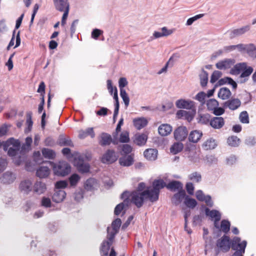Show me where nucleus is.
<instances>
[{
	"label": "nucleus",
	"instance_id": "1",
	"mask_svg": "<svg viewBox=\"0 0 256 256\" xmlns=\"http://www.w3.org/2000/svg\"><path fill=\"white\" fill-rule=\"evenodd\" d=\"M91 158V155L88 153L80 154L75 156L74 163L78 172L82 174L86 173L90 170V165L88 162Z\"/></svg>",
	"mask_w": 256,
	"mask_h": 256
},
{
	"label": "nucleus",
	"instance_id": "2",
	"mask_svg": "<svg viewBox=\"0 0 256 256\" xmlns=\"http://www.w3.org/2000/svg\"><path fill=\"white\" fill-rule=\"evenodd\" d=\"M48 163L52 166L54 173L56 176H64L70 172L71 166L66 162H60L57 164L51 162Z\"/></svg>",
	"mask_w": 256,
	"mask_h": 256
},
{
	"label": "nucleus",
	"instance_id": "3",
	"mask_svg": "<svg viewBox=\"0 0 256 256\" xmlns=\"http://www.w3.org/2000/svg\"><path fill=\"white\" fill-rule=\"evenodd\" d=\"M247 245V242L245 240L241 242L240 237L234 236L232 239V248L234 250L232 256H244L245 249Z\"/></svg>",
	"mask_w": 256,
	"mask_h": 256
},
{
	"label": "nucleus",
	"instance_id": "4",
	"mask_svg": "<svg viewBox=\"0 0 256 256\" xmlns=\"http://www.w3.org/2000/svg\"><path fill=\"white\" fill-rule=\"evenodd\" d=\"M242 71L240 78H246L250 76L253 72V68L251 66H247L246 63H239L236 64L231 70L232 74H238Z\"/></svg>",
	"mask_w": 256,
	"mask_h": 256
},
{
	"label": "nucleus",
	"instance_id": "5",
	"mask_svg": "<svg viewBox=\"0 0 256 256\" xmlns=\"http://www.w3.org/2000/svg\"><path fill=\"white\" fill-rule=\"evenodd\" d=\"M122 224L121 220L119 218H116L112 223V227L107 228V239L109 240H113L116 235L118 232L120 226Z\"/></svg>",
	"mask_w": 256,
	"mask_h": 256
},
{
	"label": "nucleus",
	"instance_id": "6",
	"mask_svg": "<svg viewBox=\"0 0 256 256\" xmlns=\"http://www.w3.org/2000/svg\"><path fill=\"white\" fill-rule=\"evenodd\" d=\"M232 242L230 237L226 235H224L220 238L216 242V246L220 248V250L224 252H228L232 248Z\"/></svg>",
	"mask_w": 256,
	"mask_h": 256
},
{
	"label": "nucleus",
	"instance_id": "7",
	"mask_svg": "<svg viewBox=\"0 0 256 256\" xmlns=\"http://www.w3.org/2000/svg\"><path fill=\"white\" fill-rule=\"evenodd\" d=\"M130 196V202L138 208H140L142 206L145 198L143 192H140L134 191L131 193Z\"/></svg>",
	"mask_w": 256,
	"mask_h": 256
},
{
	"label": "nucleus",
	"instance_id": "8",
	"mask_svg": "<svg viewBox=\"0 0 256 256\" xmlns=\"http://www.w3.org/2000/svg\"><path fill=\"white\" fill-rule=\"evenodd\" d=\"M118 160V156H116L114 150H108L102 155L101 161L103 164H112Z\"/></svg>",
	"mask_w": 256,
	"mask_h": 256
},
{
	"label": "nucleus",
	"instance_id": "9",
	"mask_svg": "<svg viewBox=\"0 0 256 256\" xmlns=\"http://www.w3.org/2000/svg\"><path fill=\"white\" fill-rule=\"evenodd\" d=\"M174 135L175 140H184L188 136V130L186 126H178L174 130Z\"/></svg>",
	"mask_w": 256,
	"mask_h": 256
},
{
	"label": "nucleus",
	"instance_id": "10",
	"mask_svg": "<svg viewBox=\"0 0 256 256\" xmlns=\"http://www.w3.org/2000/svg\"><path fill=\"white\" fill-rule=\"evenodd\" d=\"M32 182L31 180L28 179L21 181L19 184L20 190L24 194H28L31 192H32Z\"/></svg>",
	"mask_w": 256,
	"mask_h": 256
},
{
	"label": "nucleus",
	"instance_id": "11",
	"mask_svg": "<svg viewBox=\"0 0 256 256\" xmlns=\"http://www.w3.org/2000/svg\"><path fill=\"white\" fill-rule=\"evenodd\" d=\"M196 114V110L186 111L183 110H180L177 111L176 113V117L179 119L186 120L190 122L194 118Z\"/></svg>",
	"mask_w": 256,
	"mask_h": 256
},
{
	"label": "nucleus",
	"instance_id": "12",
	"mask_svg": "<svg viewBox=\"0 0 256 256\" xmlns=\"http://www.w3.org/2000/svg\"><path fill=\"white\" fill-rule=\"evenodd\" d=\"M47 189L46 183L36 180L33 184L32 192L36 195H41L45 193Z\"/></svg>",
	"mask_w": 256,
	"mask_h": 256
},
{
	"label": "nucleus",
	"instance_id": "13",
	"mask_svg": "<svg viewBox=\"0 0 256 256\" xmlns=\"http://www.w3.org/2000/svg\"><path fill=\"white\" fill-rule=\"evenodd\" d=\"M204 212L206 216L214 219V226L217 228H219V226H217L216 222L220 221L221 218V214L220 212L216 210H210L206 207L204 208Z\"/></svg>",
	"mask_w": 256,
	"mask_h": 256
},
{
	"label": "nucleus",
	"instance_id": "14",
	"mask_svg": "<svg viewBox=\"0 0 256 256\" xmlns=\"http://www.w3.org/2000/svg\"><path fill=\"white\" fill-rule=\"evenodd\" d=\"M241 105V102L238 98H233L228 100L223 104L224 108H228L234 110L238 109Z\"/></svg>",
	"mask_w": 256,
	"mask_h": 256
},
{
	"label": "nucleus",
	"instance_id": "15",
	"mask_svg": "<svg viewBox=\"0 0 256 256\" xmlns=\"http://www.w3.org/2000/svg\"><path fill=\"white\" fill-rule=\"evenodd\" d=\"M176 105L178 108L192 110L194 108V102L190 100H178L176 102Z\"/></svg>",
	"mask_w": 256,
	"mask_h": 256
},
{
	"label": "nucleus",
	"instance_id": "16",
	"mask_svg": "<svg viewBox=\"0 0 256 256\" xmlns=\"http://www.w3.org/2000/svg\"><path fill=\"white\" fill-rule=\"evenodd\" d=\"M235 62L233 59L226 58L217 62L216 68L219 70H226L230 68Z\"/></svg>",
	"mask_w": 256,
	"mask_h": 256
},
{
	"label": "nucleus",
	"instance_id": "17",
	"mask_svg": "<svg viewBox=\"0 0 256 256\" xmlns=\"http://www.w3.org/2000/svg\"><path fill=\"white\" fill-rule=\"evenodd\" d=\"M224 120L220 116H215L211 118L210 126L214 129H220L224 125Z\"/></svg>",
	"mask_w": 256,
	"mask_h": 256
},
{
	"label": "nucleus",
	"instance_id": "18",
	"mask_svg": "<svg viewBox=\"0 0 256 256\" xmlns=\"http://www.w3.org/2000/svg\"><path fill=\"white\" fill-rule=\"evenodd\" d=\"M144 198L146 196L151 202H154L158 199L159 192L152 188L151 190H146L143 191Z\"/></svg>",
	"mask_w": 256,
	"mask_h": 256
},
{
	"label": "nucleus",
	"instance_id": "19",
	"mask_svg": "<svg viewBox=\"0 0 256 256\" xmlns=\"http://www.w3.org/2000/svg\"><path fill=\"white\" fill-rule=\"evenodd\" d=\"M66 196V192L62 190H54V194L52 196V200L56 203L62 202Z\"/></svg>",
	"mask_w": 256,
	"mask_h": 256
},
{
	"label": "nucleus",
	"instance_id": "20",
	"mask_svg": "<svg viewBox=\"0 0 256 256\" xmlns=\"http://www.w3.org/2000/svg\"><path fill=\"white\" fill-rule=\"evenodd\" d=\"M250 29L249 26H246L240 28L234 29L230 32V38L232 39L236 37L242 36L248 31Z\"/></svg>",
	"mask_w": 256,
	"mask_h": 256
},
{
	"label": "nucleus",
	"instance_id": "21",
	"mask_svg": "<svg viewBox=\"0 0 256 256\" xmlns=\"http://www.w3.org/2000/svg\"><path fill=\"white\" fill-rule=\"evenodd\" d=\"M186 196L185 191L184 190H181L174 195L172 198V202L176 206H178Z\"/></svg>",
	"mask_w": 256,
	"mask_h": 256
},
{
	"label": "nucleus",
	"instance_id": "22",
	"mask_svg": "<svg viewBox=\"0 0 256 256\" xmlns=\"http://www.w3.org/2000/svg\"><path fill=\"white\" fill-rule=\"evenodd\" d=\"M50 172V170L46 166H40L37 169L36 176L40 178H44L48 176Z\"/></svg>",
	"mask_w": 256,
	"mask_h": 256
},
{
	"label": "nucleus",
	"instance_id": "23",
	"mask_svg": "<svg viewBox=\"0 0 256 256\" xmlns=\"http://www.w3.org/2000/svg\"><path fill=\"white\" fill-rule=\"evenodd\" d=\"M16 179L15 175L10 172H6L0 178L1 182L4 184L12 183Z\"/></svg>",
	"mask_w": 256,
	"mask_h": 256
},
{
	"label": "nucleus",
	"instance_id": "24",
	"mask_svg": "<svg viewBox=\"0 0 256 256\" xmlns=\"http://www.w3.org/2000/svg\"><path fill=\"white\" fill-rule=\"evenodd\" d=\"M166 188L172 192L179 191L182 190V184L180 181L172 180L166 184Z\"/></svg>",
	"mask_w": 256,
	"mask_h": 256
},
{
	"label": "nucleus",
	"instance_id": "25",
	"mask_svg": "<svg viewBox=\"0 0 256 256\" xmlns=\"http://www.w3.org/2000/svg\"><path fill=\"white\" fill-rule=\"evenodd\" d=\"M54 6L56 10L63 12L66 8H69L70 5L67 0H53Z\"/></svg>",
	"mask_w": 256,
	"mask_h": 256
},
{
	"label": "nucleus",
	"instance_id": "26",
	"mask_svg": "<svg viewBox=\"0 0 256 256\" xmlns=\"http://www.w3.org/2000/svg\"><path fill=\"white\" fill-rule=\"evenodd\" d=\"M211 116L208 114H199L196 118L197 122L201 124L210 125Z\"/></svg>",
	"mask_w": 256,
	"mask_h": 256
},
{
	"label": "nucleus",
	"instance_id": "27",
	"mask_svg": "<svg viewBox=\"0 0 256 256\" xmlns=\"http://www.w3.org/2000/svg\"><path fill=\"white\" fill-rule=\"evenodd\" d=\"M119 163L123 166H130L134 163V158L132 155L122 156L119 159Z\"/></svg>",
	"mask_w": 256,
	"mask_h": 256
},
{
	"label": "nucleus",
	"instance_id": "28",
	"mask_svg": "<svg viewBox=\"0 0 256 256\" xmlns=\"http://www.w3.org/2000/svg\"><path fill=\"white\" fill-rule=\"evenodd\" d=\"M57 144L60 146H74V144L71 140L63 134L59 136Z\"/></svg>",
	"mask_w": 256,
	"mask_h": 256
},
{
	"label": "nucleus",
	"instance_id": "29",
	"mask_svg": "<svg viewBox=\"0 0 256 256\" xmlns=\"http://www.w3.org/2000/svg\"><path fill=\"white\" fill-rule=\"evenodd\" d=\"M144 157L149 160H154L158 155V150L154 148H148L144 152Z\"/></svg>",
	"mask_w": 256,
	"mask_h": 256
},
{
	"label": "nucleus",
	"instance_id": "30",
	"mask_svg": "<svg viewBox=\"0 0 256 256\" xmlns=\"http://www.w3.org/2000/svg\"><path fill=\"white\" fill-rule=\"evenodd\" d=\"M172 131V127L168 124H162L158 128L159 134L162 136H166Z\"/></svg>",
	"mask_w": 256,
	"mask_h": 256
},
{
	"label": "nucleus",
	"instance_id": "31",
	"mask_svg": "<svg viewBox=\"0 0 256 256\" xmlns=\"http://www.w3.org/2000/svg\"><path fill=\"white\" fill-rule=\"evenodd\" d=\"M202 133L200 130H194L192 131L188 136V140L190 142L196 143L201 138Z\"/></svg>",
	"mask_w": 256,
	"mask_h": 256
},
{
	"label": "nucleus",
	"instance_id": "32",
	"mask_svg": "<svg viewBox=\"0 0 256 256\" xmlns=\"http://www.w3.org/2000/svg\"><path fill=\"white\" fill-rule=\"evenodd\" d=\"M112 142V136L105 132L102 134L100 136V144L102 146H108Z\"/></svg>",
	"mask_w": 256,
	"mask_h": 256
},
{
	"label": "nucleus",
	"instance_id": "33",
	"mask_svg": "<svg viewBox=\"0 0 256 256\" xmlns=\"http://www.w3.org/2000/svg\"><path fill=\"white\" fill-rule=\"evenodd\" d=\"M133 122L136 128L139 130L144 128L148 124V121L144 118L134 119Z\"/></svg>",
	"mask_w": 256,
	"mask_h": 256
},
{
	"label": "nucleus",
	"instance_id": "34",
	"mask_svg": "<svg viewBox=\"0 0 256 256\" xmlns=\"http://www.w3.org/2000/svg\"><path fill=\"white\" fill-rule=\"evenodd\" d=\"M10 146H12V147L20 149V141L14 138H10L6 141V143L4 145V150H6L7 147Z\"/></svg>",
	"mask_w": 256,
	"mask_h": 256
},
{
	"label": "nucleus",
	"instance_id": "35",
	"mask_svg": "<svg viewBox=\"0 0 256 256\" xmlns=\"http://www.w3.org/2000/svg\"><path fill=\"white\" fill-rule=\"evenodd\" d=\"M217 146L216 140L212 138L207 140L202 144V148L205 150L214 149Z\"/></svg>",
	"mask_w": 256,
	"mask_h": 256
},
{
	"label": "nucleus",
	"instance_id": "36",
	"mask_svg": "<svg viewBox=\"0 0 256 256\" xmlns=\"http://www.w3.org/2000/svg\"><path fill=\"white\" fill-rule=\"evenodd\" d=\"M148 139L147 136L144 134H136L134 142L138 146H142L146 143Z\"/></svg>",
	"mask_w": 256,
	"mask_h": 256
},
{
	"label": "nucleus",
	"instance_id": "37",
	"mask_svg": "<svg viewBox=\"0 0 256 256\" xmlns=\"http://www.w3.org/2000/svg\"><path fill=\"white\" fill-rule=\"evenodd\" d=\"M42 153L44 158L49 160L54 159L56 155L54 150L48 148H42Z\"/></svg>",
	"mask_w": 256,
	"mask_h": 256
},
{
	"label": "nucleus",
	"instance_id": "38",
	"mask_svg": "<svg viewBox=\"0 0 256 256\" xmlns=\"http://www.w3.org/2000/svg\"><path fill=\"white\" fill-rule=\"evenodd\" d=\"M231 94L230 90L228 88L224 87L220 88L218 96L222 100H227L230 98Z\"/></svg>",
	"mask_w": 256,
	"mask_h": 256
},
{
	"label": "nucleus",
	"instance_id": "39",
	"mask_svg": "<svg viewBox=\"0 0 256 256\" xmlns=\"http://www.w3.org/2000/svg\"><path fill=\"white\" fill-rule=\"evenodd\" d=\"M184 148L183 144L178 142H174L170 148V152L174 154H176L181 152Z\"/></svg>",
	"mask_w": 256,
	"mask_h": 256
},
{
	"label": "nucleus",
	"instance_id": "40",
	"mask_svg": "<svg viewBox=\"0 0 256 256\" xmlns=\"http://www.w3.org/2000/svg\"><path fill=\"white\" fill-rule=\"evenodd\" d=\"M153 188L160 192V190L164 187L166 188V184L162 179L156 180L152 182Z\"/></svg>",
	"mask_w": 256,
	"mask_h": 256
},
{
	"label": "nucleus",
	"instance_id": "41",
	"mask_svg": "<svg viewBox=\"0 0 256 256\" xmlns=\"http://www.w3.org/2000/svg\"><path fill=\"white\" fill-rule=\"evenodd\" d=\"M96 180L94 178H90L86 180L84 184V188L88 191H91L96 186Z\"/></svg>",
	"mask_w": 256,
	"mask_h": 256
},
{
	"label": "nucleus",
	"instance_id": "42",
	"mask_svg": "<svg viewBox=\"0 0 256 256\" xmlns=\"http://www.w3.org/2000/svg\"><path fill=\"white\" fill-rule=\"evenodd\" d=\"M113 240H104L101 245L100 253H108L110 246Z\"/></svg>",
	"mask_w": 256,
	"mask_h": 256
},
{
	"label": "nucleus",
	"instance_id": "43",
	"mask_svg": "<svg viewBox=\"0 0 256 256\" xmlns=\"http://www.w3.org/2000/svg\"><path fill=\"white\" fill-rule=\"evenodd\" d=\"M230 227V223L228 220H222L220 222V230L225 234H228Z\"/></svg>",
	"mask_w": 256,
	"mask_h": 256
},
{
	"label": "nucleus",
	"instance_id": "44",
	"mask_svg": "<svg viewBox=\"0 0 256 256\" xmlns=\"http://www.w3.org/2000/svg\"><path fill=\"white\" fill-rule=\"evenodd\" d=\"M240 140L236 136H230L227 140L228 144L231 146L236 147L240 144Z\"/></svg>",
	"mask_w": 256,
	"mask_h": 256
},
{
	"label": "nucleus",
	"instance_id": "45",
	"mask_svg": "<svg viewBox=\"0 0 256 256\" xmlns=\"http://www.w3.org/2000/svg\"><path fill=\"white\" fill-rule=\"evenodd\" d=\"M184 204L186 206L191 208H194L198 204L196 200L187 196L185 198Z\"/></svg>",
	"mask_w": 256,
	"mask_h": 256
},
{
	"label": "nucleus",
	"instance_id": "46",
	"mask_svg": "<svg viewBox=\"0 0 256 256\" xmlns=\"http://www.w3.org/2000/svg\"><path fill=\"white\" fill-rule=\"evenodd\" d=\"M199 76L201 86L202 87L206 86L208 82V73L204 70H202Z\"/></svg>",
	"mask_w": 256,
	"mask_h": 256
},
{
	"label": "nucleus",
	"instance_id": "47",
	"mask_svg": "<svg viewBox=\"0 0 256 256\" xmlns=\"http://www.w3.org/2000/svg\"><path fill=\"white\" fill-rule=\"evenodd\" d=\"M188 178L194 182H199L202 180V176L200 172H195L188 176Z\"/></svg>",
	"mask_w": 256,
	"mask_h": 256
},
{
	"label": "nucleus",
	"instance_id": "48",
	"mask_svg": "<svg viewBox=\"0 0 256 256\" xmlns=\"http://www.w3.org/2000/svg\"><path fill=\"white\" fill-rule=\"evenodd\" d=\"M218 105V102L214 98L209 100L206 102V106L209 110L213 111Z\"/></svg>",
	"mask_w": 256,
	"mask_h": 256
},
{
	"label": "nucleus",
	"instance_id": "49",
	"mask_svg": "<svg viewBox=\"0 0 256 256\" xmlns=\"http://www.w3.org/2000/svg\"><path fill=\"white\" fill-rule=\"evenodd\" d=\"M71 186H75L80 180V176L76 174H72L68 178Z\"/></svg>",
	"mask_w": 256,
	"mask_h": 256
},
{
	"label": "nucleus",
	"instance_id": "50",
	"mask_svg": "<svg viewBox=\"0 0 256 256\" xmlns=\"http://www.w3.org/2000/svg\"><path fill=\"white\" fill-rule=\"evenodd\" d=\"M236 48H238L240 50H242L244 48L243 44H238L237 45L225 46L224 47L222 50L224 52H230L236 49Z\"/></svg>",
	"mask_w": 256,
	"mask_h": 256
},
{
	"label": "nucleus",
	"instance_id": "51",
	"mask_svg": "<svg viewBox=\"0 0 256 256\" xmlns=\"http://www.w3.org/2000/svg\"><path fill=\"white\" fill-rule=\"evenodd\" d=\"M52 202L49 198L44 196L42 198L40 205L45 208H49L52 206Z\"/></svg>",
	"mask_w": 256,
	"mask_h": 256
},
{
	"label": "nucleus",
	"instance_id": "52",
	"mask_svg": "<svg viewBox=\"0 0 256 256\" xmlns=\"http://www.w3.org/2000/svg\"><path fill=\"white\" fill-rule=\"evenodd\" d=\"M244 144L248 146H254L256 144V139L254 136H247L244 140Z\"/></svg>",
	"mask_w": 256,
	"mask_h": 256
},
{
	"label": "nucleus",
	"instance_id": "53",
	"mask_svg": "<svg viewBox=\"0 0 256 256\" xmlns=\"http://www.w3.org/2000/svg\"><path fill=\"white\" fill-rule=\"evenodd\" d=\"M239 118L240 122L243 124L249 123L248 114L246 111L242 112L240 114Z\"/></svg>",
	"mask_w": 256,
	"mask_h": 256
},
{
	"label": "nucleus",
	"instance_id": "54",
	"mask_svg": "<svg viewBox=\"0 0 256 256\" xmlns=\"http://www.w3.org/2000/svg\"><path fill=\"white\" fill-rule=\"evenodd\" d=\"M120 198L124 200V202L122 203H124V206H128L130 202V200L128 198V192L125 191L121 194Z\"/></svg>",
	"mask_w": 256,
	"mask_h": 256
},
{
	"label": "nucleus",
	"instance_id": "55",
	"mask_svg": "<svg viewBox=\"0 0 256 256\" xmlns=\"http://www.w3.org/2000/svg\"><path fill=\"white\" fill-rule=\"evenodd\" d=\"M222 73L218 70H214L212 74L210 82L212 84L214 83L222 76Z\"/></svg>",
	"mask_w": 256,
	"mask_h": 256
},
{
	"label": "nucleus",
	"instance_id": "56",
	"mask_svg": "<svg viewBox=\"0 0 256 256\" xmlns=\"http://www.w3.org/2000/svg\"><path fill=\"white\" fill-rule=\"evenodd\" d=\"M84 197V190L82 188L78 189L74 194V200L77 202H80Z\"/></svg>",
	"mask_w": 256,
	"mask_h": 256
},
{
	"label": "nucleus",
	"instance_id": "57",
	"mask_svg": "<svg viewBox=\"0 0 256 256\" xmlns=\"http://www.w3.org/2000/svg\"><path fill=\"white\" fill-rule=\"evenodd\" d=\"M68 183L66 180H59L55 183V190H62L66 188Z\"/></svg>",
	"mask_w": 256,
	"mask_h": 256
},
{
	"label": "nucleus",
	"instance_id": "58",
	"mask_svg": "<svg viewBox=\"0 0 256 256\" xmlns=\"http://www.w3.org/2000/svg\"><path fill=\"white\" fill-rule=\"evenodd\" d=\"M130 140L129 134L127 132H122L120 134V141L122 143L128 142Z\"/></svg>",
	"mask_w": 256,
	"mask_h": 256
},
{
	"label": "nucleus",
	"instance_id": "59",
	"mask_svg": "<svg viewBox=\"0 0 256 256\" xmlns=\"http://www.w3.org/2000/svg\"><path fill=\"white\" fill-rule=\"evenodd\" d=\"M206 98V94L204 92H198L195 96V99L202 104L205 102V98Z\"/></svg>",
	"mask_w": 256,
	"mask_h": 256
},
{
	"label": "nucleus",
	"instance_id": "60",
	"mask_svg": "<svg viewBox=\"0 0 256 256\" xmlns=\"http://www.w3.org/2000/svg\"><path fill=\"white\" fill-rule=\"evenodd\" d=\"M32 140L31 137L28 136L26 138L25 144H23L22 146V150H28L31 146Z\"/></svg>",
	"mask_w": 256,
	"mask_h": 256
},
{
	"label": "nucleus",
	"instance_id": "61",
	"mask_svg": "<svg viewBox=\"0 0 256 256\" xmlns=\"http://www.w3.org/2000/svg\"><path fill=\"white\" fill-rule=\"evenodd\" d=\"M204 16V14H197L193 17L189 18L186 23V26H190L192 25L194 22L196 20H197L202 18Z\"/></svg>",
	"mask_w": 256,
	"mask_h": 256
},
{
	"label": "nucleus",
	"instance_id": "62",
	"mask_svg": "<svg viewBox=\"0 0 256 256\" xmlns=\"http://www.w3.org/2000/svg\"><path fill=\"white\" fill-rule=\"evenodd\" d=\"M132 150V148L130 145L128 144H124L122 146V151L124 154H129L131 152Z\"/></svg>",
	"mask_w": 256,
	"mask_h": 256
},
{
	"label": "nucleus",
	"instance_id": "63",
	"mask_svg": "<svg viewBox=\"0 0 256 256\" xmlns=\"http://www.w3.org/2000/svg\"><path fill=\"white\" fill-rule=\"evenodd\" d=\"M102 32H103L102 30L95 28L93 30L92 32V37L95 40H97L99 36L102 34Z\"/></svg>",
	"mask_w": 256,
	"mask_h": 256
},
{
	"label": "nucleus",
	"instance_id": "64",
	"mask_svg": "<svg viewBox=\"0 0 256 256\" xmlns=\"http://www.w3.org/2000/svg\"><path fill=\"white\" fill-rule=\"evenodd\" d=\"M188 158L190 160L193 162H196L198 161V158L196 153L194 152H190Z\"/></svg>",
	"mask_w": 256,
	"mask_h": 256
}]
</instances>
